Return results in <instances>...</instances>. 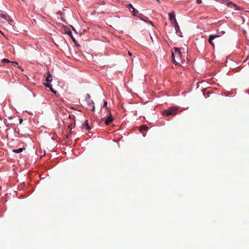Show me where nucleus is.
<instances>
[{
    "label": "nucleus",
    "mask_w": 249,
    "mask_h": 249,
    "mask_svg": "<svg viewBox=\"0 0 249 249\" xmlns=\"http://www.w3.org/2000/svg\"><path fill=\"white\" fill-rule=\"evenodd\" d=\"M68 34V36L71 38L73 41L75 45L77 46V42L76 41L82 40L81 36L83 35V32H65Z\"/></svg>",
    "instance_id": "nucleus-1"
},
{
    "label": "nucleus",
    "mask_w": 249,
    "mask_h": 249,
    "mask_svg": "<svg viewBox=\"0 0 249 249\" xmlns=\"http://www.w3.org/2000/svg\"><path fill=\"white\" fill-rule=\"evenodd\" d=\"M172 59L173 62L178 64V61L181 60V53L179 49L175 48V52H172Z\"/></svg>",
    "instance_id": "nucleus-2"
},
{
    "label": "nucleus",
    "mask_w": 249,
    "mask_h": 249,
    "mask_svg": "<svg viewBox=\"0 0 249 249\" xmlns=\"http://www.w3.org/2000/svg\"><path fill=\"white\" fill-rule=\"evenodd\" d=\"M168 16L171 23L174 26L175 30L176 31H178L179 30V27L176 19L174 12H172L169 13Z\"/></svg>",
    "instance_id": "nucleus-3"
},
{
    "label": "nucleus",
    "mask_w": 249,
    "mask_h": 249,
    "mask_svg": "<svg viewBox=\"0 0 249 249\" xmlns=\"http://www.w3.org/2000/svg\"><path fill=\"white\" fill-rule=\"evenodd\" d=\"M178 107H172L162 111V114L164 116H169L170 115H175L177 112Z\"/></svg>",
    "instance_id": "nucleus-4"
},
{
    "label": "nucleus",
    "mask_w": 249,
    "mask_h": 249,
    "mask_svg": "<svg viewBox=\"0 0 249 249\" xmlns=\"http://www.w3.org/2000/svg\"><path fill=\"white\" fill-rule=\"evenodd\" d=\"M223 33H224V32H220L217 35L214 34L210 35V36H209V39H208V42H209V43L213 47V40L220 37Z\"/></svg>",
    "instance_id": "nucleus-5"
},
{
    "label": "nucleus",
    "mask_w": 249,
    "mask_h": 249,
    "mask_svg": "<svg viewBox=\"0 0 249 249\" xmlns=\"http://www.w3.org/2000/svg\"><path fill=\"white\" fill-rule=\"evenodd\" d=\"M108 114H109V116L106 118H103L101 119V122L105 121V124L107 125L110 124V123L113 121V117L110 112H108Z\"/></svg>",
    "instance_id": "nucleus-6"
},
{
    "label": "nucleus",
    "mask_w": 249,
    "mask_h": 249,
    "mask_svg": "<svg viewBox=\"0 0 249 249\" xmlns=\"http://www.w3.org/2000/svg\"><path fill=\"white\" fill-rule=\"evenodd\" d=\"M138 18H139L141 20H142L145 22L150 24L152 26H154L152 22L148 18L144 16L142 14H140L138 16Z\"/></svg>",
    "instance_id": "nucleus-7"
},
{
    "label": "nucleus",
    "mask_w": 249,
    "mask_h": 249,
    "mask_svg": "<svg viewBox=\"0 0 249 249\" xmlns=\"http://www.w3.org/2000/svg\"><path fill=\"white\" fill-rule=\"evenodd\" d=\"M0 22L5 23L9 25V23L7 18V16L5 15L2 14L0 15Z\"/></svg>",
    "instance_id": "nucleus-8"
},
{
    "label": "nucleus",
    "mask_w": 249,
    "mask_h": 249,
    "mask_svg": "<svg viewBox=\"0 0 249 249\" xmlns=\"http://www.w3.org/2000/svg\"><path fill=\"white\" fill-rule=\"evenodd\" d=\"M0 22L5 23L9 25V23L7 18V16L5 15L2 14L0 15Z\"/></svg>",
    "instance_id": "nucleus-9"
},
{
    "label": "nucleus",
    "mask_w": 249,
    "mask_h": 249,
    "mask_svg": "<svg viewBox=\"0 0 249 249\" xmlns=\"http://www.w3.org/2000/svg\"><path fill=\"white\" fill-rule=\"evenodd\" d=\"M223 3L225 4V5H227L228 7H231V8L234 7V8H235V9H237V6L236 5L232 3L231 2H229L227 0H225L224 1Z\"/></svg>",
    "instance_id": "nucleus-10"
},
{
    "label": "nucleus",
    "mask_w": 249,
    "mask_h": 249,
    "mask_svg": "<svg viewBox=\"0 0 249 249\" xmlns=\"http://www.w3.org/2000/svg\"><path fill=\"white\" fill-rule=\"evenodd\" d=\"M58 26L60 27L59 30H60L61 31L64 30V31H65V32L70 31V29L69 28V27H68V26H67L66 25H64L63 24H59Z\"/></svg>",
    "instance_id": "nucleus-11"
},
{
    "label": "nucleus",
    "mask_w": 249,
    "mask_h": 249,
    "mask_svg": "<svg viewBox=\"0 0 249 249\" xmlns=\"http://www.w3.org/2000/svg\"><path fill=\"white\" fill-rule=\"evenodd\" d=\"M1 63H11L12 64L18 65V63L17 62H16V61H11L9 60L6 59V58L2 59V60H1Z\"/></svg>",
    "instance_id": "nucleus-12"
},
{
    "label": "nucleus",
    "mask_w": 249,
    "mask_h": 249,
    "mask_svg": "<svg viewBox=\"0 0 249 249\" xmlns=\"http://www.w3.org/2000/svg\"><path fill=\"white\" fill-rule=\"evenodd\" d=\"M47 77H46V82H52V76L51 75V74L50 73H49V72H48L47 73Z\"/></svg>",
    "instance_id": "nucleus-13"
},
{
    "label": "nucleus",
    "mask_w": 249,
    "mask_h": 249,
    "mask_svg": "<svg viewBox=\"0 0 249 249\" xmlns=\"http://www.w3.org/2000/svg\"><path fill=\"white\" fill-rule=\"evenodd\" d=\"M83 128H85V129H87V130H89L90 129L89 126L88 125V120H86L85 121V123H84V124H83Z\"/></svg>",
    "instance_id": "nucleus-14"
},
{
    "label": "nucleus",
    "mask_w": 249,
    "mask_h": 249,
    "mask_svg": "<svg viewBox=\"0 0 249 249\" xmlns=\"http://www.w3.org/2000/svg\"><path fill=\"white\" fill-rule=\"evenodd\" d=\"M24 150L23 148H19L18 149H14L12 150V152L15 153H19L22 152Z\"/></svg>",
    "instance_id": "nucleus-15"
},
{
    "label": "nucleus",
    "mask_w": 249,
    "mask_h": 249,
    "mask_svg": "<svg viewBox=\"0 0 249 249\" xmlns=\"http://www.w3.org/2000/svg\"><path fill=\"white\" fill-rule=\"evenodd\" d=\"M147 129V127L145 125H142L140 127V131L142 132L143 131H146Z\"/></svg>",
    "instance_id": "nucleus-16"
},
{
    "label": "nucleus",
    "mask_w": 249,
    "mask_h": 249,
    "mask_svg": "<svg viewBox=\"0 0 249 249\" xmlns=\"http://www.w3.org/2000/svg\"><path fill=\"white\" fill-rule=\"evenodd\" d=\"M103 107L106 108V110L107 111V112H109V110L108 109V107H107V101H104V104H103Z\"/></svg>",
    "instance_id": "nucleus-17"
},
{
    "label": "nucleus",
    "mask_w": 249,
    "mask_h": 249,
    "mask_svg": "<svg viewBox=\"0 0 249 249\" xmlns=\"http://www.w3.org/2000/svg\"><path fill=\"white\" fill-rule=\"evenodd\" d=\"M43 86H44L45 87H47L50 89H51L52 88V86H51V85L49 83H43Z\"/></svg>",
    "instance_id": "nucleus-18"
},
{
    "label": "nucleus",
    "mask_w": 249,
    "mask_h": 249,
    "mask_svg": "<svg viewBox=\"0 0 249 249\" xmlns=\"http://www.w3.org/2000/svg\"><path fill=\"white\" fill-rule=\"evenodd\" d=\"M132 10L131 11V13H132L133 16H136V13L138 12V11H137L134 7L132 8Z\"/></svg>",
    "instance_id": "nucleus-19"
},
{
    "label": "nucleus",
    "mask_w": 249,
    "mask_h": 249,
    "mask_svg": "<svg viewBox=\"0 0 249 249\" xmlns=\"http://www.w3.org/2000/svg\"><path fill=\"white\" fill-rule=\"evenodd\" d=\"M127 6H128V8H132L134 7L131 3H129V4H128Z\"/></svg>",
    "instance_id": "nucleus-20"
},
{
    "label": "nucleus",
    "mask_w": 249,
    "mask_h": 249,
    "mask_svg": "<svg viewBox=\"0 0 249 249\" xmlns=\"http://www.w3.org/2000/svg\"><path fill=\"white\" fill-rule=\"evenodd\" d=\"M50 90H51V91H52V92H53L55 94L56 93V91L53 90L52 88V89H50Z\"/></svg>",
    "instance_id": "nucleus-21"
},
{
    "label": "nucleus",
    "mask_w": 249,
    "mask_h": 249,
    "mask_svg": "<svg viewBox=\"0 0 249 249\" xmlns=\"http://www.w3.org/2000/svg\"><path fill=\"white\" fill-rule=\"evenodd\" d=\"M91 107H92V108H91V111H94L95 110V107L93 105H91Z\"/></svg>",
    "instance_id": "nucleus-22"
},
{
    "label": "nucleus",
    "mask_w": 249,
    "mask_h": 249,
    "mask_svg": "<svg viewBox=\"0 0 249 249\" xmlns=\"http://www.w3.org/2000/svg\"><path fill=\"white\" fill-rule=\"evenodd\" d=\"M177 33H179L178 35H177L178 36H181V35H180V33H181V32H177Z\"/></svg>",
    "instance_id": "nucleus-23"
},
{
    "label": "nucleus",
    "mask_w": 249,
    "mask_h": 249,
    "mask_svg": "<svg viewBox=\"0 0 249 249\" xmlns=\"http://www.w3.org/2000/svg\"><path fill=\"white\" fill-rule=\"evenodd\" d=\"M197 2L198 3H201L202 1L201 0H197Z\"/></svg>",
    "instance_id": "nucleus-24"
},
{
    "label": "nucleus",
    "mask_w": 249,
    "mask_h": 249,
    "mask_svg": "<svg viewBox=\"0 0 249 249\" xmlns=\"http://www.w3.org/2000/svg\"><path fill=\"white\" fill-rule=\"evenodd\" d=\"M18 69L22 71V69H21V67L20 66H18Z\"/></svg>",
    "instance_id": "nucleus-25"
},
{
    "label": "nucleus",
    "mask_w": 249,
    "mask_h": 249,
    "mask_svg": "<svg viewBox=\"0 0 249 249\" xmlns=\"http://www.w3.org/2000/svg\"><path fill=\"white\" fill-rule=\"evenodd\" d=\"M70 27H71V28H72V30H73L74 32H75V31H76L75 29H74L72 26H71Z\"/></svg>",
    "instance_id": "nucleus-26"
},
{
    "label": "nucleus",
    "mask_w": 249,
    "mask_h": 249,
    "mask_svg": "<svg viewBox=\"0 0 249 249\" xmlns=\"http://www.w3.org/2000/svg\"><path fill=\"white\" fill-rule=\"evenodd\" d=\"M19 123H20V124H21V123H22V119H19Z\"/></svg>",
    "instance_id": "nucleus-27"
},
{
    "label": "nucleus",
    "mask_w": 249,
    "mask_h": 249,
    "mask_svg": "<svg viewBox=\"0 0 249 249\" xmlns=\"http://www.w3.org/2000/svg\"><path fill=\"white\" fill-rule=\"evenodd\" d=\"M149 36H150V38H151V40H152V35H149Z\"/></svg>",
    "instance_id": "nucleus-28"
},
{
    "label": "nucleus",
    "mask_w": 249,
    "mask_h": 249,
    "mask_svg": "<svg viewBox=\"0 0 249 249\" xmlns=\"http://www.w3.org/2000/svg\"><path fill=\"white\" fill-rule=\"evenodd\" d=\"M0 34H1V35H2V36H5V35H4L3 32H0Z\"/></svg>",
    "instance_id": "nucleus-29"
},
{
    "label": "nucleus",
    "mask_w": 249,
    "mask_h": 249,
    "mask_svg": "<svg viewBox=\"0 0 249 249\" xmlns=\"http://www.w3.org/2000/svg\"><path fill=\"white\" fill-rule=\"evenodd\" d=\"M13 65H14V66H15V67H16V66L18 65H18H16V64H13Z\"/></svg>",
    "instance_id": "nucleus-30"
},
{
    "label": "nucleus",
    "mask_w": 249,
    "mask_h": 249,
    "mask_svg": "<svg viewBox=\"0 0 249 249\" xmlns=\"http://www.w3.org/2000/svg\"><path fill=\"white\" fill-rule=\"evenodd\" d=\"M157 0L159 3H160V0Z\"/></svg>",
    "instance_id": "nucleus-31"
},
{
    "label": "nucleus",
    "mask_w": 249,
    "mask_h": 249,
    "mask_svg": "<svg viewBox=\"0 0 249 249\" xmlns=\"http://www.w3.org/2000/svg\"><path fill=\"white\" fill-rule=\"evenodd\" d=\"M128 54H129L130 56L131 55V53H130V52H128Z\"/></svg>",
    "instance_id": "nucleus-32"
},
{
    "label": "nucleus",
    "mask_w": 249,
    "mask_h": 249,
    "mask_svg": "<svg viewBox=\"0 0 249 249\" xmlns=\"http://www.w3.org/2000/svg\"><path fill=\"white\" fill-rule=\"evenodd\" d=\"M247 2H249V0H247Z\"/></svg>",
    "instance_id": "nucleus-33"
},
{
    "label": "nucleus",
    "mask_w": 249,
    "mask_h": 249,
    "mask_svg": "<svg viewBox=\"0 0 249 249\" xmlns=\"http://www.w3.org/2000/svg\"><path fill=\"white\" fill-rule=\"evenodd\" d=\"M0 31H1V30H0Z\"/></svg>",
    "instance_id": "nucleus-34"
}]
</instances>
